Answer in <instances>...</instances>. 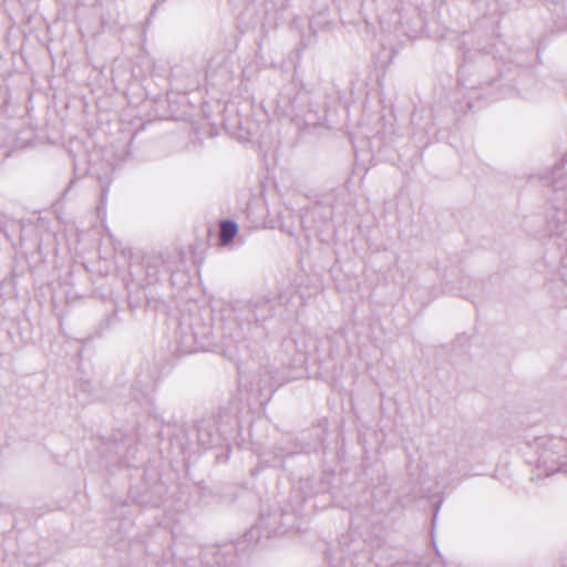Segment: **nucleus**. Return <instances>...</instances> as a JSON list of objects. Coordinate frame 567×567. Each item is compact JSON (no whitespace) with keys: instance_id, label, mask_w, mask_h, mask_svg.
Wrapping results in <instances>:
<instances>
[{"instance_id":"nucleus-2","label":"nucleus","mask_w":567,"mask_h":567,"mask_svg":"<svg viewBox=\"0 0 567 567\" xmlns=\"http://www.w3.org/2000/svg\"><path fill=\"white\" fill-rule=\"evenodd\" d=\"M247 313L254 319V321L258 324L264 322L266 319L271 317L272 315V306L270 300L265 298H258L249 301L246 305Z\"/></svg>"},{"instance_id":"nucleus-1","label":"nucleus","mask_w":567,"mask_h":567,"mask_svg":"<svg viewBox=\"0 0 567 567\" xmlns=\"http://www.w3.org/2000/svg\"><path fill=\"white\" fill-rule=\"evenodd\" d=\"M537 460L536 475L550 476L553 474L567 473V455L565 454L567 442L563 439L542 437L534 443Z\"/></svg>"},{"instance_id":"nucleus-4","label":"nucleus","mask_w":567,"mask_h":567,"mask_svg":"<svg viewBox=\"0 0 567 567\" xmlns=\"http://www.w3.org/2000/svg\"><path fill=\"white\" fill-rule=\"evenodd\" d=\"M238 233V225L234 220H223L220 223L219 239L223 245L229 244Z\"/></svg>"},{"instance_id":"nucleus-6","label":"nucleus","mask_w":567,"mask_h":567,"mask_svg":"<svg viewBox=\"0 0 567 567\" xmlns=\"http://www.w3.org/2000/svg\"><path fill=\"white\" fill-rule=\"evenodd\" d=\"M440 505H441V502L437 504L436 506V509H435V513H434V517H433V522L435 520L436 516H437V511L440 508Z\"/></svg>"},{"instance_id":"nucleus-5","label":"nucleus","mask_w":567,"mask_h":567,"mask_svg":"<svg viewBox=\"0 0 567 567\" xmlns=\"http://www.w3.org/2000/svg\"><path fill=\"white\" fill-rule=\"evenodd\" d=\"M553 235H555V236H564V237H566V240H567V217H564L563 223L560 225H557L553 229Z\"/></svg>"},{"instance_id":"nucleus-3","label":"nucleus","mask_w":567,"mask_h":567,"mask_svg":"<svg viewBox=\"0 0 567 567\" xmlns=\"http://www.w3.org/2000/svg\"><path fill=\"white\" fill-rule=\"evenodd\" d=\"M143 266L145 268L148 282L153 284L159 279V274L164 266V260L161 256H146L143 259Z\"/></svg>"},{"instance_id":"nucleus-7","label":"nucleus","mask_w":567,"mask_h":567,"mask_svg":"<svg viewBox=\"0 0 567 567\" xmlns=\"http://www.w3.org/2000/svg\"><path fill=\"white\" fill-rule=\"evenodd\" d=\"M106 187H107V184L106 185H102V193H103V195H105V193H106Z\"/></svg>"}]
</instances>
